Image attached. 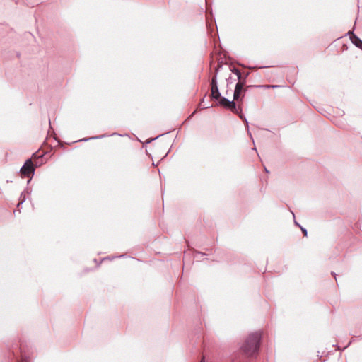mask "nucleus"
I'll list each match as a JSON object with an SVG mask.
<instances>
[{"label":"nucleus","mask_w":362,"mask_h":362,"mask_svg":"<svg viewBox=\"0 0 362 362\" xmlns=\"http://www.w3.org/2000/svg\"><path fill=\"white\" fill-rule=\"evenodd\" d=\"M262 332L257 331L251 333L241 346L243 354L248 357H253L259 351Z\"/></svg>","instance_id":"nucleus-1"},{"label":"nucleus","mask_w":362,"mask_h":362,"mask_svg":"<svg viewBox=\"0 0 362 362\" xmlns=\"http://www.w3.org/2000/svg\"><path fill=\"white\" fill-rule=\"evenodd\" d=\"M22 175L31 178L35 173V167L30 158L26 160L23 165L20 169Z\"/></svg>","instance_id":"nucleus-2"},{"label":"nucleus","mask_w":362,"mask_h":362,"mask_svg":"<svg viewBox=\"0 0 362 362\" xmlns=\"http://www.w3.org/2000/svg\"><path fill=\"white\" fill-rule=\"evenodd\" d=\"M218 100H219L218 105H220L221 106H223L227 109L230 110L233 112L238 113V109L236 107V104L235 103V100L233 99V100H229L227 98H226L225 97H221V96Z\"/></svg>","instance_id":"nucleus-3"},{"label":"nucleus","mask_w":362,"mask_h":362,"mask_svg":"<svg viewBox=\"0 0 362 362\" xmlns=\"http://www.w3.org/2000/svg\"><path fill=\"white\" fill-rule=\"evenodd\" d=\"M211 96L213 99L218 100L221 98V95L219 92L218 87V83H217V74H215L211 82Z\"/></svg>","instance_id":"nucleus-4"},{"label":"nucleus","mask_w":362,"mask_h":362,"mask_svg":"<svg viewBox=\"0 0 362 362\" xmlns=\"http://www.w3.org/2000/svg\"><path fill=\"white\" fill-rule=\"evenodd\" d=\"M245 83L244 81H238L236 83L233 94L234 100H238L241 97L242 93L245 91V89H244Z\"/></svg>","instance_id":"nucleus-5"},{"label":"nucleus","mask_w":362,"mask_h":362,"mask_svg":"<svg viewBox=\"0 0 362 362\" xmlns=\"http://www.w3.org/2000/svg\"><path fill=\"white\" fill-rule=\"evenodd\" d=\"M349 34L351 35L350 39L353 44H354L357 47L362 49V40L356 35L353 33L352 31L349 32Z\"/></svg>","instance_id":"nucleus-6"},{"label":"nucleus","mask_w":362,"mask_h":362,"mask_svg":"<svg viewBox=\"0 0 362 362\" xmlns=\"http://www.w3.org/2000/svg\"><path fill=\"white\" fill-rule=\"evenodd\" d=\"M232 72L237 76L238 81H244V82H245V80H246V78H247V77L248 76V74H249L248 73H247L245 74V76L243 77L242 76L241 72L240 71V70L236 69V68H233L232 69Z\"/></svg>","instance_id":"nucleus-7"},{"label":"nucleus","mask_w":362,"mask_h":362,"mask_svg":"<svg viewBox=\"0 0 362 362\" xmlns=\"http://www.w3.org/2000/svg\"><path fill=\"white\" fill-rule=\"evenodd\" d=\"M105 136V135L103 134V135H99V136H91V137H88V138H84V139H79L77 141H88L92 140V139H102V138H103Z\"/></svg>","instance_id":"nucleus-8"},{"label":"nucleus","mask_w":362,"mask_h":362,"mask_svg":"<svg viewBox=\"0 0 362 362\" xmlns=\"http://www.w3.org/2000/svg\"><path fill=\"white\" fill-rule=\"evenodd\" d=\"M20 202L18 204V206H20V204H23L25 201V195L23 192L21 193L20 197Z\"/></svg>","instance_id":"nucleus-9"},{"label":"nucleus","mask_w":362,"mask_h":362,"mask_svg":"<svg viewBox=\"0 0 362 362\" xmlns=\"http://www.w3.org/2000/svg\"><path fill=\"white\" fill-rule=\"evenodd\" d=\"M302 232L303 233L304 235H307V230L305 228H300Z\"/></svg>","instance_id":"nucleus-10"},{"label":"nucleus","mask_w":362,"mask_h":362,"mask_svg":"<svg viewBox=\"0 0 362 362\" xmlns=\"http://www.w3.org/2000/svg\"><path fill=\"white\" fill-rule=\"evenodd\" d=\"M264 170L267 173H269V170H267V168L266 167H264Z\"/></svg>","instance_id":"nucleus-11"},{"label":"nucleus","mask_w":362,"mask_h":362,"mask_svg":"<svg viewBox=\"0 0 362 362\" xmlns=\"http://www.w3.org/2000/svg\"><path fill=\"white\" fill-rule=\"evenodd\" d=\"M276 87H277V86H274V85H273V86H272V88H276Z\"/></svg>","instance_id":"nucleus-12"},{"label":"nucleus","mask_w":362,"mask_h":362,"mask_svg":"<svg viewBox=\"0 0 362 362\" xmlns=\"http://www.w3.org/2000/svg\"><path fill=\"white\" fill-rule=\"evenodd\" d=\"M201 362H204V359H202V360L201 361Z\"/></svg>","instance_id":"nucleus-13"}]
</instances>
